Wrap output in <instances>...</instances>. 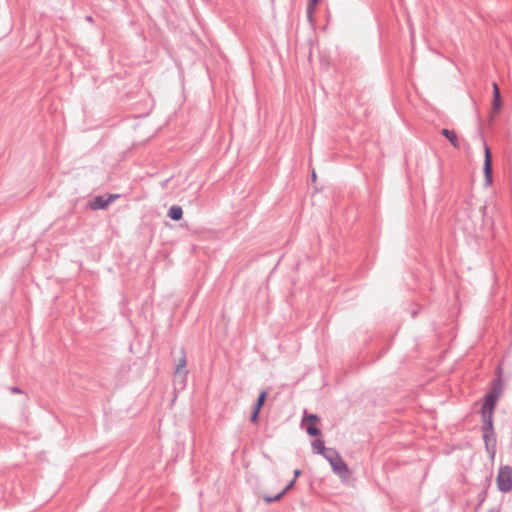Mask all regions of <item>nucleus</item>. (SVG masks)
<instances>
[{"mask_svg":"<svg viewBox=\"0 0 512 512\" xmlns=\"http://www.w3.org/2000/svg\"><path fill=\"white\" fill-rule=\"evenodd\" d=\"M331 465L332 471L341 479H347L349 476V469L347 464L342 459L339 452L334 448H329L323 456Z\"/></svg>","mask_w":512,"mask_h":512,"instance_id":"f257e3e1","label":"nucleus"},{"mask_svg":"<svg viewBox=\"0 0 512 512\" xmlns=\"http://www.w3.org/2000/svg\"><path fill=\"white\" fill-rule=\"evenodd\" d=\"M497 488L503 493L510 492L512 490V467L502 466L499 468L497 479Z\"/></svg>","mask_w":512,"mask_h":512,"instance_id":"f03ea898","label":"nucleus"},{"mask_svg":"<svg viewBox=\"0 0 512 512\" xmlns=\"http://www.w3.org/2000/svg\"><path fill=\"white\" fill-rule=\"evenodd\" d=\"M482 438L485 444V450L489 458L493 460L497 449V439L494 428L490 430H482Z\"/></svg>","mask_w":512,"mask_h":512,"instance_id":"7ed1b4c3","label":"nucleus"},{"mask_svg":"<svg viewBox=\"0 0 512 512\" xmlns=\"http://www.w3.org/2000/svg\"><path fill=\"white\" fill-rule=\"evenodd\" d=\"M501 393H502L501 384H495L491 388V390L488 393H486V395L484 396V401L481 406V409L494 411L496 404H497V400L499 399Z\"/></svg>","mask_w":512,"mask_h":512,"instance_id":"20e7f679","label":"nucleus"},{"mask_svg":"<svg viewBox=\"0 0 512 512\" xmlns=\"http://www.w3.org/2000/svg\"><path fill=\"white\" fill-rule=\"evenodd\" d=\"M483 172L487 184L492 182V154L490 148L484 145V165Z\"/></svg>","mask_w":512,"mask_h":512,"instance_id":"39448f33","label":"nucleus"},{"mask_svg":"<svg viewBox=\"0 0 512 512\" xmlns=\"http://www.w3.org/2000/svg\"><path fill=\"white\" fill-rule=\"evenodd\" d=\"M116 198H118L117 194H110L107 198L104 196H96L93 200L90 201L89 207L92 210L105 209L110 203H112Z\"/></svg>","mask_w":512,"mask_h":512,"instance_id":"423d86ee","label":"nucleus"},{"mask_svg":"<svg viewBox=\"0 0 512 512\" xmlns=\"http://www.w3.org/2000/svg\"><path fill=\"white\" fill-rule=\"evenodd\" d=\"M319 420L318 416L315 414H310L303 419V422L306 426V432L310 436H318L321 431L318 427H316V422Z\"/></svg>","mask_w":512,"mask_h":512,"instance_id":"0eeeda50","label":"nucleus"},{"mask_svg":"<svg viewBox=\"0 0 512 512\" xmlns=\"http://www.w3.org/2000/svg\"><path fill=\"white\" fill-rule=\"evenodd\" d=\"M480 414H481V420H482L481 430L493 429L494 428V424H493L494 411L480 409Z\"/></svg>","mask_w":512,"mask_h":512,"instance_id":"6e6552de","label":"nucleus"},{"mask_svg":"<svg viewBox=\"0 0 512 512\" xmlns=\"http://www.w3.org/2000/svg\"><path fill=\"white\" fill-rule=\"evenodd\" d=\"M187 375H188V371H178V370L174 371L173 383H174L175 389H180V390L184 389V387L186 386V382H187Z\"/></svg>","mask_w":512,"mask_h":512,"instance_id":"1a4fd4ad","label":"nucleus"},{"mask_svg":"<svg viewBox=\"0 0 512 512\" xmlns=\"http://www.w3.org/2000/svg\"><path fill=\"white\" fill-rule=\"evenodd\" d=\"M502 107L501 93L498 85L493 83V104L492 109L494 113H498Z\"/></svg>","mask_w":512,"mask_h":512,"instance_id":"9d476101","label":"nucleus"},{"mask_svg":"<svg viewBox=\"0 0 512 512\" xmlns=\"http://www.w3.org/2000/svg\"><path fill=\"white\" fill-rule=\"evenodd\" d=\"M441 134L451 143L453 147H460V142L455 131L444 128L441 130Z\"/></svg>","mask_w":512,"mask_h":512,"instance_id":"9b49d317","label":"nucleus"},{"mask_svg":"<svg viewBox=\"0 0 512 512\" xmlns=\"http://www.w3.org/2000/svg\"><path fill=\"white\" fill-rule=\"evenodd\" d=\"M168 216L174 221H179L183 217V210L180 206L173 205L168 210Z\"/></svg>","mask_w":512,"mask_h":512,"instance_id":"f8f14e48","label":"nucleus"},{"mask_svg":"<svg viewBox=\"0 0 512 512\" xmlns=\"http://www.w3.org/2000/svg\"><path fill=\"white\" fill-rule=\"evenodd\" d=\"M312 448L315 453L321 454L324 456L326 454V451L329 450V448L325 447L324 441L321 439H316L312 442Z\"/></svg>","mask_w":512,"mask_h":512,"instance_id":"ddd939ff","label":"nucleus"},{"mask_svg":"<svg viewBox=\"0 0 512 512\" xmlns=\"http://www.w3.org/2000/svg\"><path fill=\"white\" fill-rule=\"evenodd\" d=\"M180 353H181V357L178 360V363L176 365L175 370H178V371H188L186 369L187 359H186V353H185L184 348H181Z\"/></svg>","mask_w":512,"mask_h":512,"instance_id":"4468645a","label":"nucleus"},{"mask_svg":"<svg viewBox=\"0 0 512 512\" xmlns=\"http://www.w3.org/2000/svg\"><path fill=\"white\" fill-rule=\"evenodd\" d=\"M266 398H267V392L266 391L260 392V394L258 395L257 401L254 405V409L260 410L262 408V406L264 405Z\"/></svg>","mask_w":512,"mask_h":512,"instance_id":"2eb2a0df","label":"nucleus"},{"mask_svg":"<svg viewBox=\"0 0 512 512\" xmlns=\"http://www.w3.org/2000/svg\"><path fill=\"white\" fill-rule=\"evenodd\" d=\"M284 495L285 494L282 491L276 494L275 496L264 495L263 500L266 503L270 504L272 502L279 501Z\"/></svg>","mask_w":512,"mask_h":512,"instance_id":"dca6fc26","label":"nucleus"},{"mask_svg":"<svg viewBox=\"0 0 512 512\" xmlns=\"http://www.w3.org/2000/svg\"><path fill=\"white\" fill-rule=\"evenodd\" d=\"M315 6L316 5H312V0L309 1L308 3V6H307V17L309 20H312V16H313V13H314V10H315Z\"/></svg>","mask_w":512,"mask_h":512,"instance_id":"f3484780","label":"nucleus"},{"mask_svg":"<svg viewBox=\"0 0 512 512\" xmlns=\"http://www.w3.org/2000/svg\"><path fill=\"white\" fill-rule=\"evenodd\" d=\"M259 412H260V410H257V409L253 408V412H252L251 417H250V421L252 423H257L258 422Z\"/></svg>","mask_w":512,"mask_h":512,"instance_id":"a211bd4d","label":"nucleus"},{"mask_svg":"<svg viewBox=\"0 0 512 512\" xmlns=\"http://www.w3.org/2000/svg\"><path fill=\"white\" fill-rule=\"evenodd\" d=\"M295 484V478H293L286 486L285 488L282 490V492L284 494H286L290 489H292V487L294 486Z\"/></svg>","mask_w":512,"mask_h":512,"instance_id":"6ab92c4d","label":"nucleus"},{"mask_svg":"<svg viewBox=\"0 0 512 512\" xmlns=\"http://www.w3.org/2000/svg\"><path fill=\"white\" fill-rule=\"evenodd\" d=\"M10 391H11L12 394L23 393V391L20 388L16 387V386L11 387Z\"/></svg>","mask_w":512,"mask_h":512,"instance_id":"aec40b11","label":"nucleus"},{"mask_svg":"<svg viewBox=\"0 0 512 512\" xmlns=\"http://www.w3.org/2000/svg\"><path fill=\"white\" fill-rule=\"evenodd\" d=\"M300 474H301V471H300L299 469H296V470L294 471V478H295V480L297 479V477H299V476H300Z\"/></svg>","mask_w":512,"mask_h":512,"instance_id":"412c9836","label":"nucleus"},{"mask_svg":"<svg viewBox=\"0 0 512 512\" xmlns=\"http://www.w3.org/2000/svg\"><path fill=\"white\" fill-rule=\"evenodd\" d=\"M88 22L93 23V17L92 16H86L85 18Z\"/></svg>","mask_w":512,"mask_h":512,"instance_id":"4be33fe9","label":"nucleus"},{"mask_svg":"<svg viewBox=\"0 0 512 512\" xmlns=\"http://www.w3.org/2000/svg\"><path fill=\"white\" fill-rule=\"evenodd\" d=\"M320 0H312V5H317Z\"/></svg>","mask_w":512,"mask_h":512,"instance_id":"5701e85b","label":"nucleus"},{"mask_svg":"<svg viewBox=\"0 0 512 512\" xmlns=\"http://www.w3.org/2000/svg\"><path fill=\"white\" fill-rule=\"evenodd\" d=\"M312 178H313V180H315V179H316V174H315V172H314V171H313V173H312Z\"/></svg>","mask_w":512,"mask_h":512,"instance_id":"b1692460","label":"nucleus"}]
</instances>
